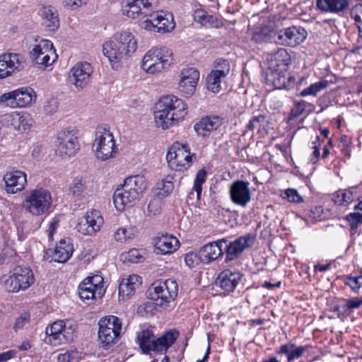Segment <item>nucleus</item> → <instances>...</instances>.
I'll return each mask as SVG.
<instances>
[{
	"label": "nucleus",
	"instance_id": "obj_58",
	"mask_svg": "<svg viewBox=\"0 0 362 362\" xmlns=\"http://www.w3.org/2000/svg\"><path fill=\"white\" fill-rule=\"evenodd\" d=\"M306 108V103L304 100H301L296 103L294 107L291 110L290 113V119L296 118L299 117L305 111Z\"/></svg>",
	"mask_w": 362,
	"mask_h": 362
},
{
	"label": "nucleus",
	"instance_id": "obj_25",
	"mask_svg": "<svg viewBox=\"0 0 362 362\" xmlns=\"http://www.w3.org/2000/svg\"><path fill=\"white\" fill-rule=\"evenodd\" d=\"M266 81L276 89H289L294 85V78L289 76L287 71H280L279 69H268Z\"/></svg>",
	"mask_w": 362,
	"mask_h": 362
},
{
	"label": "nucleus",
	"instance_id": "obj_40",
	"mask_svg": "<svg viewBox=\"0 0 362 362\" xmlns=\"http://www.w3.org/2000/svg\"><path fill=\"white\" fill-rule=\"evenodd\" d=\"M87 182L83 177H76L71 184L70 191L75 197H83L87 193Z\"/></svg>",
	"mask_w": 362,
	"mask_h": 362
},
{
	"label": "nucleus",
	"instance_id": "obj_11",
	"mask_svg": "<svg viewBox=\"0 0 362 362\" xmlns=\"http://www.w3.org/2000/svg\"><path fill=\"white\" fill-rule=\"evenodd\" d=\"M193 156L191 155L188 145L175 144L166 154V159L169 166L174 170L182 171L188 169L193 163Z\"/></svg>",
	"mask_w": 362,
	"mask_h": 362
},
{
	"label": "nucleus",
	"instance_id": "obj_41",
	"mask_svg": "<svg viewBox=\"0 0 362 362\" xmlns=\"http://www.w3.org/2000/svg\"><path fill=\"white\" fill-rule=\"evenodd\" d=\"M329 83L327 81H320L316 83H312L308 88L303 89L300 93V95L305 97L308 95H316L320 90L326 88Z\"/></svg>",
	"mask_w": 362,
	"mask_h": 362
},
{
	"label": "nucleus",
	"instance_id": "obj_52",
	"mask_svg": "<svg viewBox=\"0 0 362 362\" xmlns=\"http://www.w3.org/2000/svg\"><path fill=\"white\" fill-rule=\"evenodd\" d=\"M0 103H4L6 106L16 107V91L5 93L0 96Z\"/></svg>",
	"mask_w": 362,
	"mask_h": 362
},
{
	"label": "nucleus",
	"instance_id": "obj_36",
	"mask_svg": "<svg viewBox=\"0 0 362 362\" xmlns=\"http://www.w3.org/2000/svg\"><path fill=\"white\" fill-rule=\"evenodd\" d=\"M194 20L206 28H218L221 22L214 16L209 15L203 9H197L194 13Z\"/></svg>",
	"mask_w": 362,
	"mask_h": 362
},
{
	"label": "nucleus",
	"instance_id": "obj_19",
	"mask_svg": "<svg viewBox=\"0 0 362 362\" xmlns=\"http://www.w3.org/2000/svg\"><path fill=\"white\" fill-rule=\"evenodd\" d=\"M23 57L17 53H5L0 55V79L11 76L23 69Z\"/></svg>",
	"mask_w": 362,
	"mask_h": 362
},
{
	"label": "nucleus",
	"instance_id": "obj_48",
	"mask_svg": "<svg viewBox=\"0 0 362 362\" xmlns=\"http://www.w3.org/2000/svg\"><path fill=\"white\" fill-rule=\"evenodd\" d=\"M16 121H19V125L18 126V130L19 131H25L29 129L33 123L31 115L28 113L19 114V117H16Z\"/></svg>",
	"mask_w": 362,
	"mask_h": 362
},
{
	"label": "nucleus",
	"instance_id": "obj_24",
	"mask_svg": "<svg viewBox=\"0 0 362 362\" xmlns=\"http://www.w3.org/2000/svg\"><path fill=\"white\" fill-rule=\"evenodd\" d=\"M5 190L8 194H16L23 190L27 185V175L21 170L7 172L3 178Z\"/></svg>",
	"mask_w": 362,
	"mask_h": 362
},
{
	"label": "nucleus",
	"instance_id": "obj_32",
	"mask_svg": "<svg viewBox=\"0 0 362 362\" xmlns=\"http://www.w3.org/2000/svg\"><path fill=\"white\" fill-rule=\"evenodd\" d=\"M309 348V346H296L295 344L289 342L281 345L279 349L276 350V354L285 355L288 362H291L300 358Z\"/></svg>",
	"mask_w": 362,
	"mask_h": 362
},
{
	"label": "nucleus",
	"instance_id": "obj_2",
	"mask_svg": "<svg viewBox=\"0 0 362 362\" xmlns=\"http://www.w3.org/2000/svg\"><path fill=\"white\" fill-rule=\"evenodd\" d=\"M137 47V42L132 33L128 31H123L116 33L113 40L105 42L103 45V52L106 56L113 68L125 57L134 53Z\"/></svg>",
	"mask_w": 362,
	"mask_h": 362
},
{
	"label": "nucleus",
	"instance_id": "obj_27",
	"mask_svg": "<svg viewBox=\"0 0 362 362\" xmlns=\"http://www.w3.org/2000/svg\"><path fill=\"white\" fill-rule=\"evenodd\" d=\"M222 124V117L218 115H209L197 122L194 126V129L198 136L204 137L219 128Z\"/></svg>",
	"mask_w": 362,
	"mask_h": 362
},
{
	"label": "nucleus",
	"instance_id": "obj_45",
	"mask_svg": "<svg viewBox=\"0 0 362 362\" xmlns=\"http://www.w3.org/2000/svg\"><path fill=\"white\" fill-rule=\"evenodd\" d=\"M343 281L345 285L350 287V288L357 292L362 286V275L359 276H344Z\"/></svg>",
	"mask_w": 362,
	"mask_h": 362
},
{
	"label": "nucleus",
	"instance_id": "obj_60",
	"mask_svg": "<svg viewBox=\"0 0 362 362\" xmlns=\"http://www.w3.org/2000/svg\"><path fill=\"white\" fill-rule=\"evenodd\" d=\"M58 108V102L55 98H51L46 101L44 110L47 114H53Z\"/></svg>",
	"mask_w": 362,
	"mask_h": 362
},
{
	"label": "nucleus",
	"instance_id": "obj_3",
	"mask_svg": "<svg viewBox=\"0 0 362 362\" xmlns=\"http://www.w3.org/2000/svg\"><path fill=\"white\" fill-rule=\"evenodd\" d=\"M146 188V178L136 175L127 177L121 189H117L113 195V202L116 209L123 211L128 204L136 202Z\"/></svg>",
	"mask_w": 362,
	"mask_h": 362
},
{
	"label": "nucleus",
	"instance_id": "obj_50",
	"mask_svg": "<svg viewBox=\"0 0 362 362\" xmlns=\"http://www.w3.org/2000/svg\"><path fill=\"white\" fill-rule=\"evenodd\" d=\"M346 220L350 228L352 230H356L362 224V214L360 213H351L346 216Z\"/></svg>",
	"mask_w": 362,
	"mask_h": 362
},
{
	"label": "nucleus",
	"instance_id": "obj_28",
	"mask_svg": "<svg viewBox=\"0 0 362 362\" xmlns=\"http://www.w3.org/2000/svg\"><path fill=\"white\" fill-rule=\"evenodd\" d=\"M154 246L158 254L168 255L179 248L180 242L174 235L166 233L154 239Z\"/></svg>",
	"mask_w": 362,
	"mask_h": 362
},
{
	"label": "nucleus",
	"instance_id": "obj_17",
	"mask_svg": "<svg viewBox=\"0 0 362 362\" xmlns=\"http://www.w3.org/2000/svg\"><path fill=\"white\" fill-rule=\"evenodd\" d=\"M103 218L99 211L92 209L80 219L76 226V230L84 235H93L98 232L103 224Z\"/></svg>",
	"mask_w": 362,
	"mask_h": 362
},
{
	"label": "nucleus",
	"instance_id": "obj_37",
	"mask_svg": "<svg viewBox=\"0 0 362 362\" xmlns=\"http://www.w3.org/2000/svg\"><path fill=\"white\" fill-rule=\"evenodd\" d=\"M153 332L149 329H144L137 333L136 342L139 345L143 354H147L151 351V347L154 341Z\"/></svg>",
	"mask_w": 362,
	"mask_h": 362
},
{
	"label": "nucleus",
	"instance_id": "obj_44",
	"mask_svg": "<svg viewBox=\"0 0 362 362\" xmlns=\"http://www.w3.org/2000/svg\"><path fill=\"white\" fill-rule=\"evenodd\" d=\"M214 71L226 78L230 73V66L228 60L218 59L214 63Z\"/></svg>",
	"mask_w": 362,
	"mask_h": 362
},
{
	"label": "nucleus",
	"instance_id": "obj_47",
	"mask_svg": "<svg viewBox=\"0 0 362 362\" xmlns=\"http://www.w3.org/2000/svg\"><path fill=\"white\" fill-rule=\"evenodd\" d=\"M185 262L189 268H194L199 265L200 262H203L200 251L198 254L194 252L187 253L185 256Z\"/></svg>",
	"mask_w": 362,
	"mask_h": 362
},
{
	"label": "nucleus",
	"instance_id": "obj_4",
	"mask_svg": "<svg viewBox=\"0 0 362 362\" xmlns=\"http://www.w3.org/2000/svg\"><path fill=\"white\" fill-rule=\"evenodd\" d=\"M52 202L49 190L44 187H36L25 193L22 206L32 216H40L49 212Z\"/></svg>",
	"mask_w": 362,
	"mask_h": 362
},
{
	"label": "nucleus",
	"instance_id": "obj_39",
	"mask_svg": "<svg viewBox=\"0 0 362 362\" xmlns=\"http://www.w3.org/2000/svg\"><path fill=\"white\" fill-rule=\"evenodd\" d=\"M225 78H226L222 77V76L211 70L206 78L208 90L214 93H218L221 88V83Z\"/></svg>",
	"mask_w": 362,
	"mask_h": 362
},
{
	"label": "nucleus",
	"instance_id": "obj_34",
	"mask_svg": "<svg viewBox=\"0 0 362 362\" xmlns=\"http://www.w3.org/2000/svg\"><path fill=\"white\" fill-rule=\"evenodd\" d=\"M141 278L136 274H132L128 278L123 279L119 286V296H130L133 295L136 289L141 285Z\"/></svg>",
	"mask_w": 362,
	"mask_h": 362
},
{
	"label": "nucleus",
	"instance_id": "obj_35",
	"mask_svg": "<svg viewBox=\"0 0 362 362\" xmlns=\"http://www.w3.org/2000/svg\"><path fill=\"white\" fill-rule=\"evenodd\" d=\"M43 24L51 31H55L59 27V18L57 9L52 6H44L42 10Z\"/></svg>",
	"mask_w": 362,
	"mask_h": 362
},
{
	"label": "nucleus",
	"instance_id": "obj_6",
	"mask_svg": "<svg viewBox=\"0 0 362 362\" xmlns=\"http://www.w3.org/2000/svg\"><path fill=\"white\" fill-rule=\"evenodd\" d=\"M178 286L175 280L168 279L164 281H157L149 288V297L156 307L166 308L177 296Z\"/></svg>",
	"mask_w": 362,
	"mask_h": 362
},
{
	"label": "nucleus",
	"instance_id": "obj_53",
	"mask_svg": "<svg viewBox=\"0 0 362 362\" xmlns=\"http://www.w3.org/2000/svg\"><path fill=\"white\" fill-rule=\"evenodd\" d=\"M357 189L356 187H352L348 189H345L342 193L343 204H349L352 202L357 197Z\"/></svg>",
	"mask_w": 362,
	"mask_h": 362
},
{
	"label": "nucleus",
	"instance_id": "obj_38",
	"mask_svg": "<svg viewBox=\"0 0 362 362\" xmlns=\"http://www.w3.org/2000/svg\"><path fill=\"white\" fill-rule=\"evenodd\" d=\"M16 91V107H26L30 105L35 98L34 90L30 88H21Z\"/></svg>",
	"mask_w": 362,
	"mask_h": 362
},
{
	"label": "nucleus",
	"instance_id": "obj_5",
	"mask_svg": "<svg viewBox=\"0 0 362 362\" xmlns=\"http://www.w3.org/2000/svg\"><path fill=\"white\" fill-rule=\"evenodd\" d=\"M173 60V52L165 47L150 49L144 56L141 68L148 74H159L167 70Z\"/></svg>",
	"mask_w": 362,
	"mask_h": 362
},
{
	"label": "nucleus",
	"instance_id": "obj_33",
	"mask_svg": "<svg viewBox=\"0 0 362 362\" xmlns=\"http://www.w3.org/2000/svg\"><path fill=\"white\" fill-rule=\"evenodd\" d=\"M74 246L70 240L62 239L54 248L53 252L54 260L60 263L66 262L72 256Z\"/></svg>",
	"mask_w": 362,
	"mask_h": 362
},
{
	"label": "nucleus",
	"instance_id": "obj_23",
	"mask_svg": "<svg viewBox=\"0 0 362 362\" xmlns=\"http://www.w3.org/2000/svg\"><path fill=\"white\" fill-rule=\"evenodd\" d=\"M242 277L243 274L238 271L225 269L218 274L216 284L224 295H228L234 291Z\"/></svg>",
	"mask_w": 362,
	"mask_h": 362
},
{
	"label": "nucleus",
	"instance_id": "obj_15",
	"mask_svg": "<svg viewBox=\"0 0 362 362\" xmlns=\"http://www.w3.org/2000/svg\"><path fill=\"white\" fill-rule=\"evenodd\" d=\"M158 6V0H125L123 13L129 18H135L139 14L146 18Z\"/></svg>",
	"mask_w": 362,
	"mask_h": 362
},
{
	"label": "nucleus",
	"instance_id": "obj_1",
	"mask_svg": "<svg viewBox=\"0 0 362 362\" xmlns=\"http://www.w3.org/2000/svg\"><path fill=\"white\" fill-rule=\"evenodd\" d=\"M184 101L175 95L161 97L156 103L154 119L156 125L163 129L173 126L187 113Z\"/></svg>",
	"mask_w": 362,
	"mask_h": 362
},
{
	"label": "nucleus",
	"instance_id": "obj_57",
	"mask_svg": "<svg viewBox=\"0 0 362 362\" xmlns=\"http://www.w3.org/2000/svg\"><path fill=\"white\" fill-rule=\"evenodd\" d=\"M265 117L262 115L254 116L249 122L247 125V128L249 130H253L255 129L260 128L262 123L264 122Z\"/></svg>",
	"mask_w": 362,
	"mask_h": 362
},
{
	"label": "nucleus",
	"instance_id": "obj_42",
	"mask_svg": "<svg viewBox=\"0 0 362 362\" xmlns=\"http://www.w3.org/2000/svg\"><path fill=\"white\" fill-rule=\"evenodd\" d=\"M339 0H317V6L322 11L330 13L339 12Z\"/></svg>",
	"mask_w": 362,
	"mask_h": 362
},
{
	"label": "nucleus",
	"instance_id": "obj_22",
	"mask_svg": "<svg viewBox=\"0 0 362 362\" xmlns=\"http://www.w3.org/2000/svg\"><path fill=\"white\" fill-rule=\"evenodd\" d=\"M93 69L90 63L76 64L69 72L70 81L78 88H83L89 82Z\"/></svg>",
	"mask_w": 362,
	"mask_h": 362
},
{
	"label": "nucleus",
	"instance_id": "obj_10",
	"mask_svg": "<svg viewBox=\"0 0 362 362\" xmlns=\"http://www.w3.org/2000/svg\"><path fill=\"white\" fill-rule=\"evenodd\" d=\"M139 26L147 31L166 33L174 30L175 23L171 13L160 10L153 12L150 18L141 21Z\"/></svg>",
	"mask_w": 362,
	"mask_h": 362
},
{
	"label": "nucleus",
	"instance_id": "obj_8",
	"mask_svg": "<svg viewBox=\"0 0 362 362\" xmlns=\"http://www.w3.org/2000/svg\"><path fill=\"white\" fill-rule=\"evenodd\" d=\"M98 324V339L103 347L107 348L117 341L122 329V320L118 317L115 315L103 317Z\"/></svg>",
	"mask_w": 362,
	"mask_h": 362
},
{
	"label": "nucleus",
	"instance_id": "obj_16",
	"mask_svg": "<svg viewBox=\"0 0 362 362\" xmlns=\"http://www.w3.org/2000/svg\"><path fill=\"white\" fill-rule=\"evenodd\" d=\"M57 139V151L62 156H72L80 148L77 130L74 129L68 128L60 132Z\"/></svg>",
	"mask_w": 362,
	"mask_h": 362
},
{
	"label": "nucleus",
	"instance_id": "obj_46",
	"mask_svg": "<svg viewBox=\"0 0 362 362\" xmlns=\"http://www.w3.org/2000/svg\"><path fill=\"white\" fill-rule=\"evenodd\" d=\"M351 16L355 21L360 36L362 37V4H357L353 6Z\"/></svg>",
	"mask_w": 362,
	"mask_h": 362
},
{
	"label": "nucleus",
	"instance_id": "obj_55",
	"mask_svg": "<svg viewBox=\"0 0 362 362\" xmlns=\"http://www.w3.org/2000/svg\"><path fill=\"white\" fill-rule=\"evenodd\" d=\"M284 198L288 202L299 203L303 202L302 197L299 195L296 189H287L284 192Z\"/></svg>",
	"mask_w": 362,
	"mask_h": 362
},
{
	"label": "nucleus",
	"instance_id": "obj_14",
	"mask_svg": "<svg viewBox=\"0 0 362 362\" xmlns=\"http://www.w3.org/2000/svg\"><path fill=\"white\" fill-rule=\"evenodd\" d=\"M32 62L46 67L52 65L57 59L53 44L48 40H42L30 51Z\"/></svg>",
	"mask_w": 362,
	"mask_h": 362
},
{
	"label": "nucleus",
	"instance_id": "obj_43",
	"mask_svg": "<svg viewBox=\"0 0 362 362\" xmlns=\"http://www.w3.org/2000/svg\"><path fill=\"white\" fill-rule=\"evenodd\" d=\"M206 171L204 169H201L198 170L194 179L193 189L196 192L198 199L200 198L202 191V185L206 182Z\"/></svg>",
	"mask_w": 362,
	"mask_h": 362
},
{
	"label": "nucleus",
	"instance_id": "obj_62",
	"mask_svg": "<svg viewBox=\"0 0 362 362\" xmlns=\"http://www.w3.org/2000/svg\"><path fill=\"white\" fill-rule=\"evenodd\" d=\"M88 0H64V6L71 10H76L87 4Z\"/></svg>",
	"mask_w": 362,
	"mask_h": 362
},
{
	"label": "nucleus",
	"instance_id": "obj_26",
	"mask_svg": "<svg viewBox=\"0 0 362 362\" xmlns=\"http://www.w3.org/2000/svg\"><path fill=\"white\" fill-rule=\"evenodd\" d=\"M250 236L245 235L239 237L229 243L226 240V243H224L223 247V250H226V262H228L237 259L245 248L250 247Z\"/></svg>",
	"mask_w": 362,
	"mask_h": 362
},
{
	"label": "nucleus",
	"instance_id": "obj_7",
	"mask_svg": "<svg viewBox=\"0 0 362 362\" xmlns=\"http://www.w3.org/2000/svg\"><path fill=\"white\" fill-rule=\"evenodd\" d=\"M45 343L59 346L74 341L76 334V325L72 322L66 323L57 320L49 325L45 329Z\"/></svg>",
	"mask_w": 362,
	"mask_h": 362
},
{
	"label": "nucleus",
	"instance_id": "obj_12",
	"mask_svg": "<svg viewBox=\"0 0 362 362\" xmlns=\"http://www.w3.org/2000/svg\"><path fill=\"white\" fill-rule=\"evenodd\" d=\"M34 282L35 276L30 268L18 267L4 281V286L8 292L17 293L26 290Z\"/></svg>",
	"mask_w": 362,
	"mask_h": 362
},
{
	"label": "nucleus",
	"instance_id": "obj_63",
	"mask_svg": "<svg viewBox=\"0 0 362 362\" xmlns=\"http://www.w3.org/2000/svg\"><path fill=\"white\" fill-rule=\"evenodd\" d=\"M29 322V316L26 314L18 317L14 324L13 329L16 332L21 329Z\"/></svg>",
	"mask_w": 362,
	"mask_h": 362
},
{
	"label": "nucleus",
	"instance_id": "obj_54",
	"mask_svg": "<svg viewBox=\"0 0 362 362\" xmlns=\"http://www.w3.org/2000/svg\"><path fill=\"white\" fill-rule=\"evenodd\" d=\"M161 211V202L159 198H155L150 201L148 205L149 215L156 216Z\"/></svg>",
	"mask_w": 362,
	"mask_h": 362
},
{
	"label": "nucleus",
	"instance_id": "obj_21",
	"mask_svg": "<svg viewBox=\"0 0 362 362\" xmlns=\"http://www.w3.org/2000/svg\"><path fill=\"white\" fill-rule=\"evenodd\" d=\"M250 183L247 181L236 180L230 187V197L233 204L241 207H246L252 199L249 187Z\"/></svg>",
	"mask_w": 362,
	"mask_h": 362
},
{
	"label": "nucleus",
	"instance_id": "obj_9",
	"mask_svg": "<svg viewBox=\"0 0 362 362\" xmlns=\"http://www.w3.org/2000/svg\"><path fill=\"white\" fill-rule=\"evenodd\" d=\"M93 147L96 158L101 160L115 157L117 153L114 136L105 127H99L97 129Z\"/></svg>",
	"mask_w": 362,
	"mask_h": 362
},
{
	"label": "nucleus",
	"instance_id": "obj_20",
	"mask_svg": "<svg viewBox=\"0 0 362 362\" xmlns=\"http://www.w3.org/2000/svg\"><path fill=\"white\" fill-rule=\"evenodd\" d=\"M199 78V72L194 68L187 67L182 70L180 75L178 89L185 97L192 96L196 90Z\"/></svg>",
	"mask_w": 362,
	"mask_h": 362
},
{
	"label": "nucleus",
	"instance_id": "obj_13",
	"mask_svg": "<svg viewBox=\"0 0 362 362\" xmlns=\"http://www.w3.org/2000/svg\"><path fill=\"white\" fill-rule=\"evenodd\" d=\"M80 298L89 304L90 300L100 298L105 293L103 278L100 275H93L84 279L78 286Z\"/></svg>",
	"mask_w": 362,
	"mask_h": 362
},
{
	"label": "nucleus",
	"instance_id": "obj_29",
	"mask_svg": "<svg viewBox=\"0 0 362 362\" xmlns=\"http://www.w3.org/2000/svg\"><path fill=\"white\" fill-rule=\"evenodd\" d=\"M267 61L268 69H279L280 71H287L291 57L286 49L279 48L277 50L269 54Z\"/></svg>",
	"mask_w": 362,
	"mask_h": 362
},
{
	"label": "nucleus",
	"instance_id": "obj_49",
	"mask_svg": "<svg viewBox=\"0 0 362 362\" xmlns=\"http://www.w3.org/2000/svg\"><path fill=\"white\" fill-rule=\"evenodd\" d=\"M158 189H159L158 196L164 197L168 196L173 189L174 185L172 181L163 180L157 184Z\"/></svg>",
	"mask_w": 362,
	"mask_h": 362
},
{
	"label": "nucleus",
	"instance_id": "obj_30",
	"mask_svg": "<svg viewBox=\"0 0 362 362\" xmlns=\"http://www.w3.org/2000/svg\"><path fill=\"white\" fill-rule=\"evenodd\" d=\"M226 243V239H221L205 245L200 249V255L203 262L209 263L221 257L223 253V244Z\"/></svg>",
	"mask_w": 362,
	"mask_h": 362
},
{
	"label": "nucleus",
	"instance_id": "obj_64",
	"mask_svg": "<svg viewBox=\"0 0 362 362\" xmlns=\"http://www.w3.org/2000/svg\"><path fill=\"white\" fill-rule=\"evenodd\" d=\"M341 143H344V152L346 157L349 158L351 156V141L346 136H341Z\"/></svg>",
	"mask_w": 362,
	"mask_h": 362
},
{
	"label": "nucleus",
	"instance_id": "obj_31",
	"mask_svg": "<svg viewBox=\"0 0 362 362\" xmlns=\"http://www.w3.org/2000/svg\"><path fill=\"white\" fill-rule=\"evenodd\" d=\"M179 336L176 329H170L165 332L161 337L154 339L151 351L165 354L167 350L175 343Z\"/></svg>",
	"mask_w": 362,
	"mask_h": 362
},
{
	"label": "nucleus",
	"instance_id": "obj_51",
	"mask_svg": "<svg viewBox=\"0 0 362 362\" xmlns=\"http://www.w3.org/2000/svg\"><path fill=\"white\" fill-rule=\"evenodd\" d=\"M143 259V256L140 252L135 248L129 250L127 254L123 255V260L130 263L140 262Z\"/></svg>",
	"mask_w": 362,
	"mask_h": 362
},
{
	"label": "nucleus",
	"instance_id": "obj_61",
	"mask_svg": "<svg viewBox=\"0 0 362 362\" xmlns=\"http://www.w3.org/2000/svg\"><path fill=\"white\" fill-rule=\"evenodd\" d=\"M313 148H314V151L313 152V156L314 158H311L310 160L313 163H315L317 160H318V158L320 154V141L319 136H316L315 139V141H313Z\"/></svg>",
	"mask_w": 362,
	"mask_h": 362
},
{
	"label": "nucleus",
	"instance_id": "obj_59",
	"mask_svg": "<svg viewBox=\"0 0 362 362\" xmlns=\"http://www.w3.org/2000/svg\"><path fill=\"white\" fill-rule=\"evenodd\" d=\"M114 238L117 242L124 243L131 239L132 237L125 228H120L115 232Z\"/></svg>",
	"mask_w": 362,
	"mask_h": 362
},
{
	"label": "nucleus",
	"instance_id": "obj_18",
	"mask_svg": "<svg viewBox=\"0 0 362 362\" xmlns=\"http://www.w3.org/2000/svg\"><path fill=\"white\" fill-rule=\"evenodd\" d=\"M308 35L305 29L301 26H291L280 30L275 35L279 44L296 47L301 44Z\"/></svg>",
	"mask_w": 362,
	"mask_h": 362
},
{
	"label": "nucleus",
	"instance_id": "obj_56",
	"mask_svg": "<svg viewBox=\"0 0 362 362\" xmlns=\"http://www.w3.org/2000/svg\"><path fill=\"white\" fill-rule=\"evenodd\" d=\"M346 303L343 306L344 310H349L359 308L362 305V297L344 300Z\"/></svg>",
	"mask_w": 362,
	"mask_h": 362
}]
</instances>
